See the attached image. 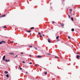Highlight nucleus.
<instances>
[{
  "instance_id": "f257e3e1",
  "label": "nucleus",
  "mask_w": 80,
  "mask_h": 80,
  "mask_svg": "<svg viewBox=\"0 0 80 80\" xmlns=\"http://www.w3.org/2000/svg\"><path fill=\"white\" fill-rule=\"evenodd\" d=\"M3 61H5V55L3 56Z\"/></svg>"
},
{
  "instance_id": "f03ea898",
  "label": "nucleus",
  "mask_w": 80,
  "mask_h": 80,
  "mask_svg": "<svg viewBox=\"0 0 80 80\" xmlns=\"http://www.w3.org/2000/svg\"><path fill=\"white\" fill-rule=\"evenodd\" d=\"M9 55H14V53L13 52H10L9 53Z\"/></svg>"
},
{
  "instance_id": "7ed1b4c3",
  "label": "nucleus",
  "mask_w": 80,
  "mask_h": 80,
  "mask_svg": "<svg viewBox=\"0 0 80 80\" xmlns=\"http://www.w3.org/2000/svg\"><path fill=\"white\" fill-rule=\"evenodd\" d=\"M37 57V58H42V57L41 56H38Z\"/></svg>"
},
{
  "instance_id": "20e7f679",
  "label": "nucleus",
  "mask_w": 80,
  "mask_h": 80,
  "mask_svg": "<svg viewBox=\"0 0 80 80\" xmlns=\"http://www.w3.org/2000/svg\"><path fill=\"white\" fill-rule=\"evenodd\" d=\"M5 15H2L1 16H0V17H5Z\"/></svg>"
},
{
  "instance_id": "39448f33",
  "label": "nucleus",
  "mask_w": 80,
  "mask_h": 80,
  "mask_svg": "<svg viewBox=\"0 0 80 80\" xmlns=\"http://www.w3.org/2000/svg\"><path fill=\"white\" fill-rule=\"evenodd\" d=\"M26 32H28V33H30V32H31V31L29 30H26Z\"/></svg>"
},
{
  "instance_id": "423d86ee",
  "label": "nucleus",
  "mask_w": 80,
  "mask_h": 80,
  "mask_svg": "<svg viewBox=\"0 0 80 80\" xmlns=\"http://www.w3.org/2000/svg\"><path fill=\"white\" fill-rule=\"evenodd\" d=\"M77 58H78V59L79 58H80V56L78 55L77 56Z\"/></svg>"
},
{
  "instance_id": "0eeeda50",
  "label": "nucleus",
  "mask_w": 80,
  "mask_h": 80,
  "mask_svg": "<svg viewBox=\"0 0 80 80\" xmlns=\"http://www.w3.org/2000/svg\"><path fill=\"white\" fill-rule=\"evenodd\" d=\"M48 42L49 43H51V41H50V39H49V38L48 39Z\"/></svg>"
},
{
  "instance_id": "6e6552de",
  "label": "nucleus",
  "mask_w": 80,
  "mask_h": 80,
  "mask_svg": "<svg viewBox=\"0 0 80 80\" xmlns=\"http://www.w3.org/2000/svg\"><path fill=\"white\" fill-rule=\"evenodd\" d=\"M4 73H5L6 74H7V73H8V72L6 71H5L4 72Z\"/></svg>"
},
{
  "instance_id": "1a4fd4ad",
  "label": "nucleus",
  "mask_w": 80,
  "mask_h": 80,
  "mask_svg": "<svg viewBox=\"0 0 80 80\" xmlns=\"http://www.w3.org/2000/svg\"><path fill=\"white\" fill-rule=\"evenodd\" d=\"M61 25L62 26V27H64V24L62 23Z\"/></svg>"
},
{
  "instance_id": "9d476101",
  "label": "nucleus",
  "mask_w": 80,
  "mask_h": 80,
  "mask_svg": "<svg viewBox=\"0 0 80 80\" xmlns=\"http://www.w3.org/2000/svg\"><path fill=\"white\" fill-rule=\"evenodd\" d=\"M6 77H8V78L9 77V76H8V74H7V75H6Z\"/></svg>"
},
{
  "instance_id": "9b49d317",
  "label": "nucleus",
  "mask_w": 80,
  "mask_h": 80,
  "mask_svg": "<svg viewBox=\"0 0 80 80\" xmlns=\"http://www.w3.org/2000/svg\"><path fill=\"white\" fill-rule=\"evenodd\" d=\"M74 29L73 28H72V29H71V31H72V32H74Z\"/></svg>"
},
{
  "instance_id": "f8f14e48",
  "label": "nucleus",
  "mask_w": 80,
  "mask_h": 80,
  "mask_svg": "<svg viewBox=\"0 0 80 80\" xmlns=\"http://www.w3.org/2000/svg\"><path fill=\"white\" fill-rule=\"evenodd\" d=\"M2 43H6V42L4 41H2Z\"/></svg>"
},
{
  "instance_id": "ddd939ff",
  "label": "nucleus",
  "mask_w": 80,
  "mask_h": 80,
  "mask_svg": "<svg viewBox=\"0 0 80 80\" xmlns=\"http://www.w3.org/2000/svg\"><path fill=\"white\" fill-rule=\"evenodd\" d=\"M43 73H44V74H45V75H47V73L46 72H44Z\"/></svg>"
},
{
  "instance_id": "4468645a",
  "label": "nucleus",
  "mask_w": 80,
  "mask_h": 80,
  "mask_svg": "<svg viewBox=\"0 0 80 80\" xmlns=\"http://www.w3.org/2000/svg\"><path fill=\"white\" fill-rule=\"evenodd\" d=\"M19 68H20V70H22V68H20V66H19Z\"/></svg>"
},
{
  "instance_id": "2eb2a0df",
  "label": "nucleus",
  "mask_w": 80,
  "mask_h": 80,
  "mask_svg": "<svg viewBox=\"0 0 80 80\" xmlns=\"http://www.w3.org/2000/svg\"><path fill=\"white\" fill-rule=\"evenodd\" d=\"M47 54L48 55H50V53H48Z\"/></svg>"
},
{
  "instance_id": "dca6fc26",
  "label": "nucleus",
  "mask_w": 80,
  "mask_h": 80,
  "mask_svg": "<svg viewBox=\"0 0 80 80\" xmlns=\"http://www.w3.org/2000/svg\"><path fill=\"white\" fill-rule=\"evenodd\" d=\"M30 28L31 29V30H33V29H34V27H32L31 28Z\"/></svg>"
},
{
  "instance_id": "f3484780",
  "label": "nucleus",
  "mask_w": 80,
  "mask_h": 80,
  "mask_svg": "<svg viewBox=\"0 0 80 80\" xmlns=\"http://www.w3.org/2000/svg\"><path fill=\"white\" fill-rule=\"evenodd\" d=\"M7 28V27H6V26H4L3 27V28Z\"/></svg>"
},
{
  "instance_id": "a211bd4d",
  "label": "nucleus",
  "mask_w": 80,
  "mask_h": 80,
  "mask_svg": "<svg viewBox=\"0 0 80 80\" xmlns=\"http://www.w3.org/2000/svg\"><path fill=\"white\" fill-rule=\"evenodd\" d=\"M59 38V36H57V37H56V39H58V38Z\"/></svg>"
},
{
  "instance_id": "6ab92c4d",
  "label": "nucleus",
  "mask_w": 80,
  "mask_h": 80,
  "mask_svg": "<svg viewBox=\"0 0 80 80\" xmlns=\"http://www.w3.org/2000/svg\"><path fill=\"white\" fill-rule=\"evenodd\" d=\"M14 43V41H12L11 42V43Z\"/></svg>"
},
{
  "instance_id": "aec40b11",
  "label": "nucleus",
  "mask_w": 80,
  "mask_h": 80,
  "mask_svg": "<svg viewBox=\"0 0 80 80\" xmlns=\"http://www.w3.org/2000/svg\"><path fill=\"white\" fill-rule=\"evenodd\" d=\"M29 48H32V46H29Z\"/></svg>"
},
{
  "instance_id": "412c9836",
  "label": "nucleus",
  "mask_w": 80,
  "mask_h": 80,
  "mask_svg": "<svg viewBox=\"0 0 80 80\" xmlns=\"http://www.w3.org/2000/svg\"><path fill=\"white\" fill-rule=\"evenodd\" d=\"M71 19L72 20V21H73V18L72 17L71 18Z\"/></svg>"
},
{
  "instance_id": "4be33fe9",
  "label": "nucleus",
  "mask_w": 80,
  "mask_h": 80,
  "mask_svg": "<svg viewBox=\"0 0 80 80\" xmlns=\"http://www.w3.org/2000/svg\"><path fill=\"white\" fill-rule=\"evenodd\" d=\"M69 18H70V16L69 15H68Z\"/></svg>"
},
{
  "instance_id": "5701e85b",
  "label": "nucleus",
  "mask_w": 80,
  "mask_h": 80,
  "mask_svg": "<svg viewBox=\"0 0 80 80\" xmlns=\"http://www.w3.org/2000/svg\"><path fill=\"white\" fill-rule=\"evenodd\" d=\"M5 62H8V60H7L6 59H5Z\"/></svg>"
},
{
  "instance_id": "b1692460",
  "label": "nucleus",
  "mask_w": 80,
  "mask_h": 80,
  "mask_svg": "<svg viewBox=\"0 0 80 80\" xmlns=\"http://www.w3.org/2000/svg\"><path fill=\"white\" fill-rule=\"evenodd\" d=\"M70 12H72V9H70Z\"/></svg>"
},
{
  "instance_id": "393cba45",
  "label": "nucleus",
  "mask_w": 80,
  "mask_h": 80,
  "mask_svg": "<svg viewBox=\"0 0 80 80\" xmlns=\"http://www.w3.org/2000/svg\"><path fill=\"white\" fill-rule=\"evenodd\" d=\"M38 35H41V33H40V32H39L38 33Z\"/></svg>"
},
{
  "instance_id": "a878e982",
  "label": "nucleus",
  "mask_w": 80,
  "mask_h": 80,
  "mask_svg": "<svg viewBox=\"0 0 80 80\" xmlns=\"http://www.w3.org/2000/svg\"><path fill=\"white\" fill-rule=\"evenodd\" d=\"M29 64H30L31 65V64H32V62H29Z\"/></svg>"
},
{
  "instance_id": "bb28decb",
  "label": "nucleus",
  "mask_w": 80,
  "mask_h": 80,
  "mask_svg": "<svg viewBox=\"0 0 80 80\" xmlns=\"http://www.w3.org/2000/svg\"><path fill=\"white\" fill-rule=\"evenodd\" d=\"M1 44H2V42H0V45H1Z\"/></svg>"
},
{
  "instance_id": "cd10ccee",
  "label": "nucleus",
  "mask_w": 80,
  "mask_h": 80,
  "mask_svg": "<svg viewBox=\"0 0 80 80\" xmlns=\"http://www.w3.org/2000/svg\"><path fill=\"white\" fill-rule=\"evenodd\" d=\"M18 57V55H16L15 56V58H16V57Z\"/></svg>"
},
{
  "instance_id": "c85d7f7f",
  "label": "nucleus",
  "mask_w": 80,
  "mask_h": 80,
  "mask_svg": "<svg viewBox=\"0 0 80 80\" xmlns=\"http://www.w3.org/2000/svg\"><path fill=\"white\" fill-rule=\"evenodd\" d=\"M55 58H59L57 57H55Z\"/></svg>"
},
{
  "instance_id": "c756f323",
  "label": "nucleus",
  "mask_w": 80,
  "mask_h": 80,
  "mask_svg": "<svg viewBox=\"0 0 80 80\" xmlns=\"http://www.w3.org/2000/svg\"><path fill=\"white\" fill-rule=\"evenodd\" d=\"M39 37H42V35H40L39 36Z\"/></svg>"
},
{
  "instance_id": "7c9ffc66",
  "label": "nucleus",
  "mask_w": 80,
  "mask_h": 80,
  "mask_svg": "<svg viewBox=\"0 0 80 80\" xmlns=\"http://www.w3.org/2000/svg\"><path fill=\"white\" fill-rule=\"evenodd\" d=\"M52 23H55V22H54V21H52Z\"/></svg>"
},
{
  "instance_id": "2f4dec72",
  "label": "nucleus",
  "mask_w": 80,
  "mask_h": 80,
  "mask_svg": "<svg viewBox=\"0 0 80 80\" xmlns=\"http://www.w3.org/2000/svg\"><path fill=\"white\" fill-rule=\"evenodd\" d=\"M35 48V50H37V48Z\"/></svg>"
},
{
  "instance_id": "473e14b6",
  "label": "nucleus",
  "mask_w": 80,
  "mask_h": 80,
  "mask_svg": "<svg viewBox=\"0 0 80 80\" xmlns=\"http://www.w3.org/2000/svg\"><path fill=\"white\" fill-rule=\"evenodd\" d=\"M21 54H22V55H23V52H21Z\"/></svg>"
},
{
  "instance_id": "72a5a7b5",
  "label": "nucleus",
  "mask_w": 80,
  "mask_h": 80,
  "mask_svg": "<svg viewBox=\"0 0 80 80\" xmlns=\"http://www.w3.org/2000/svg\"><path fill=\"white\" fill-rule=\"evenodd\" d=\"M22 63H25V62H24V61H22Z\"/></svg>"
},
{
  "instance_id": "f704fd0d",
  "label": "nucleus",
  "mask_w": 80,
  "mask_h": 80,
  "mask_svg": "<svg viewBox=\"0 0 80 80\" xmlns=\"http://www.w3.org/2000/svg\"><path fill=\"white\" fill-rule=\"evenodd\" d=\"M8 62H10V60L8 59Z\"/></svg>"
},
{
  "instance_id": "c9c22d12",
  "label": "nucleus",
  "mask_w": 80,
  "mask_h": 80,
  "mask_svg": "<svg viewBox=\"0 0 80 80\" xmlns=\"http://www.w3.org/2000/svg\"><path fill=\"white\" fill-rule=\"evenodd\" d=\"M68 38H69V39H70V38L69 37H68Z\"/></svg>"
},
{
  "instance_id": "e433bc0d",
  "label": "nucleus",
  "mask_w": 80,
  "mask_h": 80,
  "mask_svg": "<svg viewBox=\"0 0 80 80\" xmlns=\"http://www.w3.org/2000/svg\"><path fill=\"white\" fill-rule=\"evenodd\" d=\"M30 57H32V55H30Z\"/></svg>"
},
{
  "instance_id": "4c0bfd02",
  "label": "nucleus",
  "mask_w": 80,
  "mask_h": 80,
  "mask_svg": "<svg viewBox=\"0 0 80 80\" xmlns=\"http://www.w3.org/2000/svg\"><path fill=\"white\" fill-rule=\"evenodd\" d=\"M77 54H79V53H78H78H77Z\"/></svg>"
},
{
  "instance_id": "58836bf2",
  "label": "nucleus",
  "mask_w": 80,
  "mask_h": 80,
  "mask_svg": "<svg viewBox=\"0 0 80 80\" xmlns=\"http://www.w3.org/2000/svg\"><path fill=\"white\" fill-rule=\"evenodd\" d=\"M26 73H28V72H26Z\"/></svg>"
},
{
  "instance_id": "ea45409f",
  "label": "nucleus",
  "mask_w": 80,
  "mask_h": 80,
  "mask_svg": "<svg viewBox=\"0 0 80 80\" xmlns=\"http://www.w3.org/2000/svg\"><path fill=\"white\" fill-rule=\"evenodd\" d=\"M43 36H45V35H44V34H43Z\"/></svg>"
},
{
  "instance_id": "a19ab883",
  "label": "nucleus",
  "mask_w": 80,
  "mask_h": 80,
  "mask_svg": "<svg viewBox=\"0 0 80 80\" xmlns=\"http://www.w3.org/2000/svg\"><path fill=\"white\" fill-rule=\"evenodd\" d=\"M35 66H37V65H36V64L35 65Z\"/></svg>"
},
{
  "instance_id": "79ce46f5",
  "label": "nucleus",
  "mask_w": 80,
  "mask_h": 80,
  "mask_svg": "<svg viewBox=\"0 0 80 80\" xmlns=\"http://www.w3.org/2000/svg\"><path fill=\"white\" fill-rule=\"evenodd\" d=\"M0 49H1V48H0Z\"/></svg>"
},
{
  "instance_id": "37998d69",
  "label": "nucleus",
  "mask_w": 80,
  "mask_h": 80,
  "mask_svg": "<svg viewBox=\"0 0 80 80\" xmlns=\"http://www.w3.org/2000/svg\"><path fill=\"white\" fill-rule=\"evenodd\" d=\"M0 72H1L0 71Z\"/></svg>"
}]
</instances>
